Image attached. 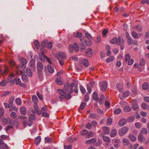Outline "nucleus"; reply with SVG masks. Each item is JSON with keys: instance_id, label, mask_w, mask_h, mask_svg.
Masks as SVG:
<instances>
[{"instance_id": "obj_1", "label": "nucleus", "mask_w": 149, "mask_h": 149, "mask_svg": "<svg viewBox=\"0 0 149 149\" xmlns=\"http://www.w3.org/2000/svg\"><path fill=\"white\" fill-rule=\"evenodd\" d=\"M57 91L59 98L61 100L63 99H69L71 97L70 94H67L65 91L62 89H58Z\"/></svg>"}, {"instance_id": "obj_2", "label": "nucleus", "mask_w": 149, "mask_h": 149, "mask_svg": "<svg viewBox=\"0 0 149 149\" xmlns=\"http://www.w3.org/2000/svg\"><path fill=\"white\" fill-rule=\"evenodd\" d=\"M20 62L21 65L18 67V70L22 74L24 73L25 72L24 69L26 67L25 64L27 62V61L25 58H21L20 59Z\"/></svg>"}, {"instance_id": "obj_3", "label": "nucleus", "mask_w": 149, "mask_h": 149, "mask_svg": "<svg viewBox=\"0 0 149 149\" xmlns=\"http://www.w3.org/2000/svg\"><path fill=\"white\" fill-rule=\"evenodd\" d=\"M110 42L112 44H117L120 45V44H124V42L123 38L121 36H119L118 39L116 37L113 38L110 41Z\"/></svg>"}, {"instance_id": "obj_4", "label": "nucleus", "mask_w": 149, "mask_h": 149, "mask_svg": "<svg viewBox=\"0 0 149 149\" xmlns=\"http://www.w3.org/2000/svg\"><path fill=\"white\" fill-rule=\"evenodd\" d=\"M81 41V45L82 47L81 48V49H85V47L87 45H90L91 44V41H89L88 43H87L86 41L83 38H81L80 39Z\"/></svg>"}, {"instance_id": "obj_5", "label": "nucleus", "mask_w": 149, "mask_h": 149, "mask_svg": "<svg viewBox=\"0 0 149 149\" xmlns=\"http://www.w3.org/2000/svg\"><path fill=\"white\" fill-rule=\"evenodd\" d=\"M132 109L136 111L139 110V106L137 104V102L136 100H132Z\"/></svg>"}, {"instance_id": "obj_6", "label": "nucleus", "mask_w": 149, "mask_h": 149, "mask_svg": "<svg viewBox=\"0 0 149 149\" xmlns=\"http://www.w3.org/2000/svg\"><path fill=\"white\" fill-rule=\"evenodd\" d=\"M64 89L67 94H70L72 93L73 91V89L70 88L68 86V84H67L65 86Z\"/></svg>"}, {"instance_id": "obj_7", "label": "nucleus", "mask_w": 149, "mask_h": 149, "mask_svg": "<svg viewBox=\"0 0 149 149\" xmlns=\"http://www.w3.org/2000/svg\"><path fill=\"white\" fill-rule=\"evenodd\" d=\"M107 81L101 82L100 87L101 90L103 91H105L107 88Z\"/></svg>"}, {"instance_id": "obj_8", "label": "nucleus", "mask_w": 149, "mask_h": 149, "mask_svg": "<svg viewBox=\"0 0 149 149\" xmlns=\"http://www.w3.org/2000/svg\"><path fill=\"white\" fill-rule=\"evenodd\" d=\"M128 128L126 127H122L119 130V134L120 136L124 135L128 131Z\"/></svg>"}, {"instance_id": "obj_9", "label": "nucleus", "mask_w": 149, "mask_h": 149, "mask_svg": "<svg viewBox=\"0 0 149 149\" xmlns=\"http://www.w3.org/2000/svg\"><path fill=\"white\" fill-rule=\"evenodd\" d=\"M56 57L58 60L61 58L62 59H65L66 58V55L65 53L63 52H59L57 54Z\"/></svg>"}, {"instance_id": "obj_10", "label": "nucleus", "mask_w": 149, "mask_h": 149, "mask_svg": "<svg viewBox=\"0 0 149 149\" xmlns=\"http://www.w3.org/2000/svg\"><path fill=\"white\" fill-rule=\"evenodd\" d=\"M35 118V116L33 114H30L29 116V119L28 123V125L31 126L32 125L33 120Z\"/></svg>"}, {"instance_id": "obj_11", "label": "nucleus", "mask_w": 149, "mask_h": 149, "mask_svg": "<svg viewBox=\"0 0 149 149\" xmlns=\"http://www.w3.org/2000/svg\"><path fill=\"white\" fill-rule=\"evenodd\" d=\"M37 68L39 72H42L44 68L43 64L40 62H38L37 65Z\"/></svg>"}, {"instance_id": "obj_12", "label": "nucleus", "mask_w": 149, "mask_h": 149, "mask_svg": "<svg viewBox=\"0 0 149 149\" xmlns=\"http://www.w3.org/2000/svg\"><path fill=\"white\" fill-rule=\"evenodd\" d=\"M14 79L17 85H19L22 87L25 86V85L24 83H21V80L20 79L15 78Z\"/></svg>"}, {"instance_id": "obj_13", "label": "nucleus", "mask_w": 149, "mask_h": 149, "mask_svg": "<svg viewBox=\"0 0 149 149\" xmlns=\"http://www.w3.org/2000/svg\"><path fill=\"white\" fill-rule=\"evenodd\" d=\"M130 54H127L125 55V63H127L128 65H130Z\"/></svg>"}, {"instance_id": "obj_14", "label": "nucleus", "mask_w": 149, "mask_h": 149, "mask_svg": "<svg viewBox=\"0 0 149 149\" xmlns=\"http://www.w3.org/2000/svg\"><path fill=\"white\" fill-rule=\"evenodd\" d=\"M34 111L33 110H31L32 112L34 113V112H36V113H38V115H40L41 114V113L39 111L38 109V108L37 104H34Z\"/></svg>"}, {"instance_id": "obj_15", "label": "nucleus", "mask_w": 149, "mask_h": 149, "mask_svg": "<svg viewBox=\"0 0 149 149\" xmlns=\"http://www.w3.org/2000/svg\"><path fill=\"white\" fill-rule=\"evenodd\" d=\"M102 129L103 131L102 133L104 134H108L109 133L110 130L109 127L104 126L102 127Z\"/></svg>"}, {"instance_id": "obj_16", "label": "nucleus", "mask_w": 149, "mask_h": 149, "mask_svg": "<svg viewBox=\"0 0 149 149\" xmlns=\"http://www.w3.org/2000/svg\"><path fill=\"white\" fill-rule=\"evenodd\" d=\"M93 51L91 48L87 49L85 52L86 55L88 57H91L92 56Z\"/></svg>"}, {"instance_id": "obj_17", "label": "nucleus", "mask_w": 149, "mask_h": 149, "mask_svg": "<svg viewBox=\"0 0 149 149\" xmlns=\"http://www.w3.org/2000/svg\"><path fill=\"white\" fill-rule=\"evenodd\" d=\"M141 108L143 109L149 110V105H147L145 102L142 103L141 105Z\"/></svg>"}, {"instance_id": "obj_18", "label": "nucleus", "mask_w": 149, "mask_h": 149, "mask_svg": "<svg viewBox=\"0 0 149 149\" xmlns=\"http://www.w3.org/2000/svg\"><path fill=\"white\" fill-rule=\"evenodd\" d=\"M96 141V139L95 138H93L86 140L85 142V143L87 145L93 144L95 143Z\"/></svg>"}, {"instance_id": "obj_19", "label": "nucleus", "mask_w": 149, "mask_h": 149, "mask_svg": "<svg viewBox=\"0 0 149 149\" xmlns=\"http://www.w3.org/2000/svg\"><path fill=\"white\" fill-rule=\"evenodd\" d=\"M3 140H0L1 149H8V146L6 143H3Z\"/></svg>"}, {"instance_id": "obj_20", "label": "nucleus", "mask_w": 149, "mask_h": 149, "mask_svg": "<svg viewBox=\"0 0 149 149\" xmlns=\"http://www.w3.org/2000/svg\"><path fill=\"white\" fill-rule=\"evenodd\" d=\"M127 120L125 118H122L118 122V125L120 126H123L126 123Z\"/></svg>"}, {"instance_id": "obj_21", "label": "nucleus", "mask_w": 149, "mask_h": 149, "mask_svg": "<svg viewBox=\"0 0 149 149\" xmlns=\"http://www.w3.org/2000/svg\"><path fill=\"white\" fill-rule=\"evenodd\" d=\"M20 113L23 115H26V110L25 107H22L20 109Z\"/></svg>"}, {"instance_id": "obj_22", "label": "nucleus", "mask_w": 149, "mask_h": 149, "mask_svg": "<svg viewBox=\"0 0 149 149\" xmlns=\"http://www.w3.org/2000/svg\"><path fill=\"white\" fill-rule=\"evenodd\" d=\"M47 69L48 71L50 73H53L54 72V68L50 65H48L47 66Z\"/></svg>"}, {"instance_id": "obj_23", "label": "nucleus", "mask_w": 149, "mask_h": 149, "mask_svg": "<svg viewBox=\"0 0 149 149\" xmlns=\"http://www.w3.org/2000/svg\"><path fill=\"white\" fill-rule=\"evenodd\" d=\"M26 73L27 75L30 77H31L32 75V70L29 68L26 69Z\"/></svg>"}, {"instance_id": "obj_24", "label": "nucleus", "mask_w": 149, "mask_h": 149, "mask_svg": "<svg viewBox=\"0 0 149 149\" xmlns=\"http://www.w3.org/2000/svg\"><path fill=\"white\" fill-rule=\"evenodd\" d=\"M117 131L115 129H113L111 132L110 136L112 137H115L116 135Z\"/></svg>"}, {"instance_id": "obj_25", "label": "nucleus", "mask_w": 149, "mask_h": 149, "mask_svg": "<svg viewBox=\"0 0 149 149\" xmlns=\"http://www.w3.org/2000/svg\"><path fill=\"white\" fill-rule=\"evenodd\" d=\"M41 137L40 136H39L36 137L35 139L34 142L36 145L38 144L41 141Z\"/></svg>"}, {"instance_id": "obj_26", "label": "nucleus", "mask_w": 149, "mask_h": 149, "mask_svg": "<svg viewBox=\"0 0 149 149\" xmlns=\"http://www.w3.org/2000/svg\"><path fill=\"white\" fill-rule=\"evenodd\" d=\"M88 133V131L86 130H84L81 131L80 133V135L82 136H86Z\"/></svg>"}, {"instance_id": "obj_27", "label": "nucleus", "mask_w": 149, "mask_h": 149, "mask_svg": "<svg viewBox=\"0 0 149 149\" xmlns=\"http://www.w3.org/2000/svg\"><path fill=\"white\" fill-rule=\"evenodd\" d=\"M22 79L24 82H26L28 81V78L27 77L25 74L22 75Z\"/></svg>"}, {"instance_id": "obj_28", "label": "nucleus", "mask_w": 149, "mask_h": 149, "mask_svg": "<svg viewBox=\"0 0 149 149\" xmlns=\"http://www.w3.org/2000/svg\"><path fill=\"white\" fill-rule=\"evenodd\" d=\"M73 45L75 51L77 52H78L79 50V47L77 43H74Z\"/></svg>"}, {"instance_id": "obj_29", "label": "nucleus", "mask_w": 149, "mask_h": 149, "mask_svg": "<svg viewBox=\"0 0 149 149\" xmlns=\"http://www.w3.org/2000/svg\"><path fill=\"white\" fill-rule=\"evenodd\" d=\"M149 87V84L147 82L144 83L142 85V88L144 90H147Z\"/></svg>"}, {"instance_id": "obj_30", "label": "nucleus", "mask_w": 149, "mask_h": 149, "mask_svg": "<svg viewBox=\"0 0 149 149\" xmlns=\"http://www.w3.org/2000/svg\"><path fill=\"white\" fill-rule=\"evenodd\" d=\"M83 64L84 66L88 67L89 65V62L88 60L86 59H84L83 61Z\"/></svg>"}, {"instance_id": "obj_31", "label": "nucleus", "mask_w": 149, "mask_h": 149, "mask_svg": "<svg viewBox=\"0 0 149 149\" xmlns=\"http://www.w3.org/2000/svg\"><path fill=\"white\" fill-rule=\"evenodd\" d=\"M102 138L104 141L107 143H109L111 141L110 139L108 136H103Z\"/></svg>"}, {"instance_id": "obj_32", "label": "nucleus", "mask_w": 149, "mask_h": 149, "mask_svg": "<svg viewBox=\"0 0 149 149\" xmlns=\"http://www.w3.org/2000/svg\"><path fill=\"white\" fill-rule=\"evenodd\" d=\"M134 28L136 30H138L139 31H141L142 30V26L140 25H137L134 27Z\"/></svg>"}, {"instance_id": "obj_33", "label": "nucleus", "mask_w": 149, "mask_h": 149, "mask_svg": "<svg viewBox=\"0 0 149 149\" xmlns=\"http://www.w3.org/2000/svg\"><path fill=\"white\" fill-rule=\"evenodd\" d=\"M74 35L75 37L80 38L82 36V34L80 32H76L74 33Z\"/></svg>"}, {"instance_id": "obj_34", "label": "nucleus", "mask_w": 149, "mask_h": 149, "mask_svg": "<svg viewBox=\"0 0 149 149\" xmlns=\"http://www.w3.org/2000/svg\"><path fill=\"white\" fill-rule=\"evenodd\" d=\"M35 61L34 59H31L29 63V65L31 67H34L35 65Z\"/></svg>"}, {"instance_id": "obj_35", "label": "nucleus", "mask_w": 149, "mask_h": 149, "mask_svg": "<svg viewBox=\"0 0 149 149\" xmlns=\"http://www.w3.org/2000/svg\"><path fill=\"white\" fill-rule=\"evenodd\" d=\"M143 136L141 133H139L138 137L139 141L140 142H142L143 140Z\"/></svg>"}, {"instance_id": "obj_36", "label": "nucleus", "mask_w": 149, "mask_h": 149, "mask_svg": "<svg viewBox=\"0 0 149 149\" xmlns=\"http://www.w3.org/2000/svg\"><path fill=\"white\" fill-rule=\"evenodd\" d=\"M94 135V133L92 132H88V133L87 134V135L86 136V138H89L92 137Z\"/></svg>"}, {"instance_id": "obj_37", "label": "nucleus", "mask_w": 149, "mask_h": 149, "mask_svg": "<svg viewBox=\"0 0 149 149\" xmlns=\"http://www.w3.org/2000/svg\"><path fill=\"white\" fill-rule=\"evenodd\" d=\"M32 100L34 104H37L38 102V99L37 96L35 95H33L32 97Z\"/></svg>"}, {"instance_id": "obj_38", "label": "nucleus", "mask_w": 149, "mask_h": 149, "mask_svg": "<svg viewBox=\"0 0 149 149\" xmlns=\"http://www.w3.org/2000/svg\"><path fill=\"white\" fill-rule=\"evenodd\" d=\"M56 83L59 85H62L63 84V82L60 80V79L58 78H57L56 79Z\"/></svg>"}, {"instance_id": "obj_39", "label": "nucleus", "mask_w": 149, "mask_h": 149, "mask_svg": "<svg viewBox=\"0 0 149 149\" xmlns=\"http://www.w3.org/2000/svg\"><path fill=\"white\" fill-rule=\"evenodd\" d=\"M125 35L126 37L128 43L129 44V45L130 44V36L129 34L127 32H126L125 33Z\"/></svg>"}, {"instance_id": "obj_40", "label": "nucleus", "mask_w": 149, "mask_h": 149, "mask_svg": "<svg viewBox=\"0 0 149 149\" xmlns=\"http://www.w3.org/2000/svg\"><path fill=\"white\" fill-rule=\"evenodd\" d=\"M90 118L92 119H95L97 117V115L95 113H91L89 115Z\"/></svg>"}, {"instance_id": "obj_41", "label": "nucleus", "mask_w": 149, "mask_h": 149, "mask_svg": "<svg viewBox=\"0 0 149 149\" xmlns=\"http://www.w3.org/2000/svg\"><path fill=\"white\" fill-rule=\"evenodd\" d=\"M145 64V61L143 58H141L140 61V65L141 66H143Z\"/></svg>"}, {"instance_id": "obj_42", "label": "nucleus", "mask_w": 149, "mask_h": 149, "mask_svg": "<svg viewBox=\"0 0 149 149\" xmlns=\"http://www.w3.org/2000/svg\"><path fill=\"white\" fill-rule=\"evenodd\" d=\"M114 59V57L113 56H110L107 59L106 61L107 63H109L113 61Z\"/></svg>"}, {"instance_id": "obj_43", "label": "nucleus", "mask_w": 149, "mask_h": 149, "mask_svg": "<svg viewBox=\"0 0 149 149\" xmlns=\"http://www.w3.org/2000/svg\"><path fill=\"white\" fill-rule=\"evenodd\" d=\"M123 145L124 146H127L130 143L129 140L126 139H124L123 140Z\"/></svg>"}, {"instance_id": "obj_44", "label": "nucleus", "mask_w": 149, "mask_h": 149, "mask_svg": "<svg viewBox=\"0 0 149 149\" xmlns=\"http://www.w3.org/2000/svg\"><path fill=\"white\" fill-rule=\"evenodd\" d=\"M85 37L88 39L89 41L92 39V36L89 33H85Z\"/></svg>"}, {"instance_id": "obj_45", "label": "nucleus", "mask_w": 149, "mask_h": 149, "mask_svg": "<svg viewBox=\"0 0 149 149\" xmlns=\"http://www.w3.org/2000/svg\"><path fill=\"white\" fill-rule=\"evenodd\" d=\"M148 131L147 130L146 128H143L142 129L141 132V134H146L148 133Z\"/></svg>"}, {"instance_id": "obj_46", "label": "nucleus", "mask_w": 149, "mask_h": 149, "mask_svg": "<svg viewBox=\"0 0 149 149\" xmlns=\"http://www.w3.org/2000/svg\"><path fill=\"white\" fill-rule=\"evenodd\" d=\"M42 56L44 58L45 60H46L47 62L49 64L52 63L51 60L49 58L47 57L46 55H43Z\"/></svg>"}, {"instance_id": "obj_47", "label": "nucleus", "mask_w": 149, "mask_h": 149, "mask_svg": "<svg viewBox=\"0 0 149 149\" xmlns=\"http://www.w3.org/2000/svg\"><path fill=\"white\" fill-rule=\"evenodd\" d=\"M15 102L16 104L18 105H21L22 104L21 100L18 98H17L15 100Z\"/></svg>"}, {"instance_id": "obj_48", "label": "nucleus", "mask_w": 149, "mask_h": 149, "mask_svg": "<svg viewBox=\"0 0 149 149\" xmlns=\"http://www.w3.org/2000/svg\"><path fill=\"white\" fill-rule=\"evenodd\" d=\"M34 44L36 48L37 49H39L40 43L37 40H35L34 42Z\"/></svg>"}, {"instance_id": "obj_49", "label": "nucleus", "mask_w": 149, "mask_h": 149, "mask_svg": "<svg viewBox=\"0 0 149 149\" xmlns=\"http://www.w3.org/2000/svg\"><path fill=\"white\" fill-rule=\"evenodd\" d=\"M7 83V82L6 81L3 80L0 82V85L1 86H4L6 85Z\"/></svg>"}, {"instance_id": "obj_50", "label": "nucleus", "mask_w": 149, "mask_h": 149, "mask_svg": "<svg viewBox=\"0 0 149 149\" xmlns=\"http://www.w3.org/2000/svg\"><path fill=\"white\" fill-rule=\"evenodd\" d=\"M10 92L9 91H6L4 92L3 93L1 94V96L2 97H4L6 96V95L10 94Z\"/></svg>"}, {"instance_id": "obj_51", "label": "nucleus", "mask_w": 149, "mask_h": 149, "mask_svg": "<svg viewBox=\"0 0 149 149\" xmlns=\"http://www.w3.org/2000/svg\"><path fill=\"white\" fill-rule=\"evenodd\" d=\"M45 142L46 143H51L52 141V139L49 137H46L45 139Z\"/></svg>"}, {"instance_id": "obj_52", "label": "nucleus", "mask_w": 149, "mask_h": 149, "mask_svg": "<svg viewBox=\"0 0 149 149\" xmlns=\"http://www.w3.org/2000/svg\"><path fill=\"white\" fill-rule=\"evenodd\" d=\"M132 34L133 37L135 38H137L138 37V34L135 31H133L132 33Z\"/></svg>"}, {"instance_id": "obj_53", "label": "nucleus", "mask_w": 149, "mask_h": 149, "mask_svg": "<svg viewBox=\"0 0 149 149\" xmlns=\"http://www.w3.org/2000/svg\"><path fill=\"white\" fill-rule=\"evenodd\" d=\"M38 76L39 79L40 80H42L43 79L42 74L41 72H38Z\"/></svg>"}, {"instance_id": "obj_54", "label": "nucleus", "mask_w": 149, "mask_h": 149, "mask_svg": "<svg viewBox=\"0 0 149 149\" xmlns=\"http://www.w3.org/2000/svg\"><path fill=\"white\" fill-rule=\"evenodd\" d=\"M10 110L11 111H15L17 112V109L15 107L13 106L10 107Z\"/></svg>"}, {"instance_id": "obj_55", "label": "nucleus", "mask_w": 149, "mask_h": 149, "mask_svg": "<svg viewBox=\"0 0 149 149\" xmlns=\"http://www.w3.org/2000/svg\"><path fill=\"white\" fill-rule=\"evenodd\" d=\"M93 98L94 100H96L97 99L98 95L96 92H94L93 94Z\"/></svg>"}, {"instance_id": "obj_56", "label": "nucleus", "mask_w": 149, "mask_h": 149, "mask_svg": "<svg viewBox=\"0 0 149 149\" xmlns=\"http://www.w3.org/2000/svg\"><path fill=\"white\" fill-rule=\"evenodd\" d=\"M124 110L126 112H129L130 111V107L129 106H125L124 107Z\"/></svg>"}, {"instance_id": "obj_57", "label": "nucleus", "mask_w": 149, "mask_h": 149, "mask_svg": "<svg viewBox=\"0 0 149 149\" xmlns=\"http://www.w3.org/2000/svg\"><path fill=\"white\" fill-rule=\"evenodd\" d=\"M121 109L120 108H118L115 110L114 111V112L115 114H118L120 113L121 112Z\"/></svg>"}, {"instance_id": "obj_58", "label": "nucleus", "mask_w": 149, "mask_h": 149, "mask_svg": "<svg viewBox=\"0 0 149 149\" xmlns=\"http://www.w3.org/2000/svg\"><path fill=\"white\" fill-rule=\"evenodd\" d=\"M86 103L84 102H82L80 106V109L81 110L83 109L85 107Z\"/></svg>"}, {"instance_id": "obj_59", "label": "nucleus", "mask_w": 149, "mask_h": 149, "mask_svg": "<svg viewBox=\"0 0 149 149\" xmlns=\"http://www.w3.org/2000/svg\"><path fill=\"white\" fill-rule=\"evenodd\" d=\"M74 48L73 45H71L69 47V51L70 53H72L73 52Z\"/></svg>"}, {"instance_id": "obj_60", "label": "nucleus", "mask_w": 149, "mask_h": 149, "mask_svg": "<svg viewBox=\"0 0 149 149\" xmlns=\"http://www.w3.org/2000/svg\"><path fill=\"white\" fill-rule=\"evenodd\" d=\"M52 42H49L47 43V47L49 49H51L52 48Z\"/></svg>"}, {"instance_id": "obj_61", "label": "nucleus", "mask_w": 149, "mask_h": 149, "mask_svg": "<svg viewBox=\"0 0 149 149\" xmlns=\"http://www.w3.org/2000/svg\"><path fill=\"white\" fill-rule=\"evenodd\" d=\"M80 89L82 93L85 94L86 93V90L82 86H80Z\"/></svg>"}, {"instance_id": "obj_62", "label": "nucleus", "mask_w": 149, "mask_h": 149, "mask_svg": "<svg viewBox=\"0 0 149 149\" xmlns=\"http://www.w3.org/2000/svg\"><path fill=\"white\" fill-rule=\"evenodd\" d=\"M112 141L113 143L119 144L120 143V140L118 139H113L112 140Z\"/></svg>"}, {"instance_id": "obj_63", "label": "nucleus", "mask_w": 149, "mask_h": 149, "mask_svg": "<svg viewBox=\"0 0 149 149\" xmlns=\"http://www.w3.org/2000/svg\"><path fill=\"white\" fill-rule=\"evenodd\" d=\"M9 64L11 66H13L15 65V61L11 60L9 62Z\"/></svg>"}, {"instance_id": "obj_64", "label": "nucleus", "mask_w": 149, "mask_h": 149, "mask_svg": "<svg viewBox=\"0 0 149 149\" xmlns=\"http://www.w3.org/2000/svg\"><path fill=\"white\" fill-rule=\"evenodd\" d=\"M16 114L15 112H13L10 114V116L11 117L13 118H15L16 117Z\"/></svg>"}]
</instances>
